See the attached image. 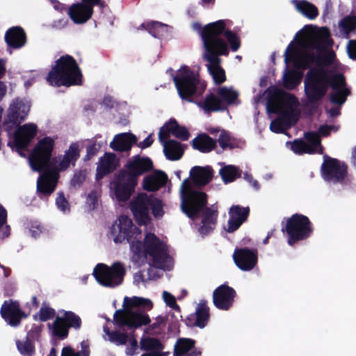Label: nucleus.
<instances>
[{
	"label": "nucleus",
	"mask_w": 356,
	"mask_h": 356,
	"mask_svg": "<svg viewBox=\"0 0 356 356\" xmlns=\"http://www.w3.org/2000/svg\"><path fill=\"white\" fill-rule=\"evenodd\" d=\"M111 234L114 237L115 243H122L125 240L129 243L133 259L136 262L149 257L154 266L163 268L170 259L167 244L155 234L147 232L141 242V230L126 216H121L119 223L112 225Z\"/></svg>",
	"instance_id": "nucleus-1"
},
{
	"label": "nucleus",
	"mask_w": 356,
	"mask_h": 356,
	"mask_svg": "<svg viewBox=\"0 0 356 356\" xmlns=\"http://www.w3.org/2000/svg\"><path fill=\"white\" fill-rule=\"evenodd\" d=\"M173 82L182 100L195 104L206 114L227 110L226 105H222L217 93L210 92L204 99H197L202 96L207 84L188 66L183 65L180 67L177 74L173 76Z\"/></svg>",
	"instance_id": "nucleus-2"
},
{
	"label": "nucleus",
	"mask_w": 356,
	"mask_h": 356,
	"mask_svg": "<svg viewBox=\"0 0 356 356\" xmlns=\"http://www.w3.org/2000/svg\"><path fill=\"white\" fill-rule=\"evenodd\" d=\"M304 85L305 92L312 110L318 108V102L325 96L329 87L333 90L349 89L343 74H332L319 67H312L307 71Z\"/></svg>",
	"instance_id": "nucleus-3"
},
{
	"label": "nucleus",
	"mask_w": 356,
	"mask_h": 356,
	"mask_svg": "<svg viewBox=\"0 0 356 356\" xmlns=\"http://www.w3.org/2000/svg\"><path fill=\"white\" fill-rule=\"evenodd\" d=\"M82 73L76 60L70 55L60 56L49 72L46 80L52 86L70 87L82 84Z\"/></svg>",
	"instance_id": "nucleus-4"
},
{
	"label": "nucleus",
	"mask_w": 356,
	"mask_h": 356,
	"mask_svg": "<svg viewBox=\"0 0 356 356\" xmlns=\"http://www.w3.org/2000/svg\"><path fill=\"white\" fill-rule=\"evenodd\" d=\"M272 97L279 100L280 103L286 108V110L281 111L278 104L268 102V109L273 113H279L278 117L270 122V129L276 134H284L286 129L285 126L290 125L294 112L293 106L298 104V99L294 95L277 88L274 90Z\"/></svg>",
	"instance_id": "nucleus-5"
},
{
	"label": "nucleus",
	"mask_w": 356,
	"mask_h": 356,
	"mask_svg": "<svg viewBox=\"0 0 356 356\" xmlns=\"http://www.w3.org/2000/svg\"><path fill=\"white\" fill-rule=\"evenodd\" d=\"M204 47L205 49V59L209 63L208 70L214 83L220 85L226 81L225 70L220 65V58L219 56H227L229 49L227 43L222 40H211L207 33L204 35Z\"/></svg>",
	"instance_id": "nucleus-6"
},
{
	"label": "nucleus",
	"mask_w": 356,
	"mask_h": 356,
	"mask_svg": "<svg viewBox=\"0 0 356 356\" xmlns=\"http://www.w3.org/2000/svg\"><path fill=\"white\" fill-rule=\"evenodd\" d=\"M181 208L182 211L191 219L199 218L200 213L207 207V195L203 191H195L189 179H185L181 185Z\"/></svg>",
	"instance_id": "nucleus-7"
},
{
	"label": "nucleus",
	"mask_w": 356,
	"mask_h": 356,
	"mask_svg": "<svg viewBox=\"0 0 356 356\" xmlns=\"http://www.w3.org/2000/svg\"><path fill=\"white\" fill-rule=\"evenodd\" d=\"M281 231L286 235L287 243L293 246L300 241L307 240L313 233V225L309 218L303 214L294 213L286 218Z\"/></svg>",
	"instance_id": "nucleus-8"
},
{
	"label": "nucleus",
	"mask_w": 356,
	"mask_h": 356,
	"mask_svg": "<svg viewBox=\"0 0 356 356\" xmlns=\"http://www.w3.org/2000/svg\"><path fill=\"white\" fill-rule=\"evenodd\" d=\"M55 141L49 136L39 140L29 156L31 168L38 172L50 169L56 163V158L51 159Z\"/></svg>",
	"instance_id": "nucleus-9"
},
{
	"label": "nucleus",
	"mask_w": 356,
	"mask_h": 356,
	"mask_svg": "<svg viewBox=\"0 0 356 356\" xmlns=\"http://www.w3.org/2000/svg\"><path fill=\"white\" fill-rule=\"evenodd\" d=\"M194 26L200 30V35L204 42V35L207 33L211 38V40L216 41V40H222L226 43L225 40L222 38L224 35L232 51H236L241 47L240 38L238 35L230 29H226V23L225 20L220 19L216 22L209 23L202 28L199 23L194 24Z\"/></svg>",
	"instance_id": "nucleus-10"
},
{
	"label": "nucleus",
	"mask_w": 356,
	"mask_h": 356,
	"mask_svg": "<svg viewBox=\"0 0 356 356\" xmlns=\"http://www.w3.org/2000/svg\"><path fill=\"white\" fill-rule=\"evenodd\" d=\"M92 274L99 284L113 288L122 283L126 269L120 262H115L111 266L100 263L95 267Z\"/></svg>",
	"instance_id": "nucleus-11"
},
{
	"label": "nucleus",
	"mask_w": 356,
	"mask_h": 356,
	"mask_svg": "<svg viewBox=\"0 0 356 356\" xmlns=\"http://www.w3.org/2000/svg\"><path fill=\"white\" fill-rule=\"evenodd\" d=\"M284 62L286 64L294 61L295 66L301 70L311 69L312 65L321 60L325 64H330L332 62L334 53L326 54L322 57H317L314 53L305 51L300 56H298V49L293 41L291 42L284 51Z\"/></svg>",
	"instance_id": "nucleus-12"
},
{
	"label": "nucleus",
	"mask_w": 356,
	"mask_h": 356,
	"mask_svg": "<svg viewBox=\"0 0 356 356\" xmlns=\"http://www.w3.org/2000/svg\"><path fill=\"white\" fill-rule=\"evenodd\" d=\"M113 322L119 327H127L135 330L151 322L149 315L143 309H121L115 311Z\"/></svg>",
	"instance_id": "nucleus-13"
},
{
	"label": "nucleus",
	"mask_w": 356,
	"mask_h": 356,
	"mask_svg": "<svg viewBox=\"0 0 356 356\" xmlns=\"http://www.w3.org/2000/svg\"><path fill=\"white\" fill-rule=\"evenodd\" d=\"M31 108V104L25 99H14L7 111L3 123V129L8 134L26 120Z\"/></svg>",
	"instance_id": "nucleus-14"
},
{
	"label": "nucleus",
	"mask_w": 356,
	"mask_h": 356,
	"mask_svg": "<svg viewBox=\"0 0 356 356\" xmlns=\"http://www.w3.org/2000/svg\"><path fill=\"white\" fill-rule=\"evenodd\" d=\"M138 181L127 171L120 170L111 182L113 195L120 202H125L129 200L135 192Z\"/></svg>",
	"instance_id": "nucleus-15"
},
{
	"label": "nucleus",
	"mask_w": 356,
	"mask_h": 356,
	"mask_svg": "<svg viewBox=\"0 0 356 356\" xmlns=\"http://www.w3.org/2000/svg\"><path fill=\"white\" fill-rule=\"evenodd\" d=\"M321 173L326 181L342 183L347 176L348 166L337 159L325 155L321 165Z\"/></svg>",
	"instance_id": "nucleus-16"
},
{
	"label": "nucleus",
	"mask_w": 356,
	"mask_h": 356,
	"mask_svg": "<svg viewBox=\"0 0 356 356\" xmlns=\"http://www.w3.org/2000/svg\"><path fill=\"white\" fill-rule=\"evenodd\" d=\"M150 198V195L140 193L130 202V209L135 220L140 225H147L152 220L149 215Z\"/></svg>",
	"instance_id": "nucleus-17"
},
{
	"label": "nucleus",
	"mask_w": 356,
	"mask_h": 356,
	"mask_svg": "<svg viewBox=\"0 0 356 356\" xmlns=\"http://www.w3.org/2000/svg\"><path fill=\"white\" fill-rule=\"evenodd\" d=\"M14 134V142L12 144L9 142L8 145L11 148H15L16 151L22 155V151L25 150L33 139L35 137L38 132V127L33 123L25 124L22 126L17 127Z\"/></svg>",
	"instance_id": "nucleus-18"
},
{
	"label": "nucleus",
	"mask_w": 356,
	"mask_h": 356,
	"mask_svg": "<svg viewBox=\"0 0 356 356\" xmlns=\"http://www.w3.org/2000/svg\"><path fill=\"white\" fill-rule=\"evenodd\" d=\"M0 314L2 318L12 327H18L23 318L29 316L20 308L19 302L17 300H5L1 305Z\"/></svg>",
	"instance_id": "nucleus-19"
},
{
	"label": "nucleus",
	"mask_w": 356,
	"mask_h": 356,
	"mask_svg": "<svg viewBox=\"0 0 356 356\" xmlns=\"http://www.w3.org/2000/svg\"><path fill=\"white\" fill-rule=\"evenodd\" d=\"M37 181V193L40 199L48 198L55 191L59 174L55 168L43 170Z\"/></svg>",
	"instance_id": "nucleus-20"
},
{
	"label": "nucleus",
	"mask_w": 356,
	"mask_h": 356,
	"mask_svg": "<svg viewBox=\"0 0 356 356\" xmlns=\"http://www.w3.org/2000/svg\"><path fill=\"white\" fill-rule=\"evenodd\" d=\"M312 25H305L295 35L294 40L298 45L307 50H321L323 47L324 40L317 34L312 33Z\"/></svg>",
	"instance_id": "nucleus-21"
},
{
	"label": "nucleus",
	"mask_w": 356,
	"mask_h": 356,
	"mask_svg": "<svg viewBox=\"0 0 356 356\" xmlns=\"http://www.w3.org/2000/svg\"><path fill=\"white\" fill-rule=\"evenodd\" d=\"M236 296V291L227 284H223L213 291V302L218 309L227 311L232 307Z\"/></svg>",
	"instance_id": "nucleus-22"
},
{
	"label": "nucleus",
	"mask_w": 356,
	"mask_h": 356,
	"mask_svg": "<svg viewBox=\"0 0 356 356\" xmlns=\"http://www.w3.org/2000/svg\"><path fill=\"white\" fill-rule=\"evenodd\" d=\"M233 260L239 269L250 271L257 264V251L248 248H236L233 253Z\"/></svg>",
	"instance_id": "nucleus-23"
},
{
	"label": "nucleus",
	"mask_w": 356,
	"mask_h": 356,
	"mask_svg": "<svg viewBox=\"0 0 356 356\" xmlns=\"http://www.w3.org/2000/svg\"><path fill=\"white\" fill-rule=\"evenodd\" d=\"M125 168L123 170L138 181L140 176L153 170L154 164L150 158L136 155L131 160L128 161Z\"/></svg>",
	"instance_id": "nucleus-24"
},
{
	"label": "nucleus",
	"mask_w": 356,
	"mask_h": 356,
	"mask_svg": "<svg viewBox=\"0 0 356 356\" xmlns=\"http://www.w3.org/2000/svg\"><path fill=\"white\" fill-rule=\"evenodd\" d=\"M170 134L182 141L187 140L190 137V133L188 129L179 124L175 118H170L160 128L159 133V139L161 143L170 138Z\"/></svg>",
	"instance_id": "nucleus-25"
},
{
	"label": "nucleus",
	"mask_w": 356,
	"mask_h": 356,
	"mask_svg": "<svg viewBox=\"0 0 356 356\" xmlns=\"http://www.w3.org/2000/svg\"><path fill=\"white\" fill-rule=\"evenodd\" d=\"M249 207H242L239 204L232 205L228 211L229 220L225 230L228 233H233L247 221L250 216Z\"/></svg>",
	"instance_id": "nucleus-26"
},
{
	"label": "nucleus",
	"mask_w": 356,
	"mask_h": 356,
	"mask_svg": "<svg viewBox=\"0 0 356 356\" xmlns=\"http://www.w3.org/2000/svg\"><path fill=\"white\" fill-rule=\"evenodd\" d=\"M210 318L209 307L206 300H201L195 313L187 316L185 323L188 327H197L204 328Z\"/></svg>",
	"instance_id": "nucleus-27"
},
{
	"label": "nucleus",
	"mask_w": 356,
	"mask_h": 356,
	"mask_svg": "<svg viewBox=\"0 0 356 356\" xmlns=\"http://www.w3.org/2000/svg\"><path fill=\"white\" fill-rule=\"evenodd\" d=\"M218 216V206L205 207L200 213L202 225L198 228V232L202 236H206L212 232L216 228Z\"/></svg>",
	"instance_id": "nucleus-28"
},
{
	"label": "nucleus",
	"mask_w": 356,
	"mask_h": 356,
	"mask_svg": "<svg viewBox=\"0 0 356 356\" xmlns=\"http://www.w3.org/2000/svg\"><path fill=\"white\" fill-rule=\"evenodd\" d=\"M7 49H19L27 42V36L24 29L19 26L8 29L4 35Z\"/></svg>",
	"instance_id": "nucleus-29"
},
{
	"label": "nucleus",
	"mask_w": 356,
	"mask_h": 356,
	"mask_svg": "<svg viewBox=\"0 0 356 356\" xmlns=\"http://www.w3.org/2000/svg\"><path fill=\"white\" fill-rule=\"evenodd\" d=\"M213 177V170L209 166H194L190 171L191 184L197 188H202L210 183Z\"/></svg>",
	"instance_id": "nucleus-30"
},
{
	"label": "nucleus",
	"mask_w": 356,
	"mask_h": 356,
	"mask_svg": "<svg viewBox=\"0 0 356 356\" xmlns=\"http://www.w3.org/2000/svg\"><path fill=\"white\" fill-rule=\"evenodd\" d=\"M93 13L92 8L79 2L73 3L67 10L70 18L76 24L87 22L92 17Z\"/></svg>",
	"instance_id": "nucleus-31"
},
{
	"label": "nucleus",
	"mask_w": 356,
	"mask_h": 356,
	"mask_svg": "<svg viewBox=\"0 0 356 356\" xmlns=\"http://www.w3.org/2000/svg\"><path fill=\"white\" fill-rule=\"evenodd\" d=\"M195 344L193 339L179 338L174 346L173 356H201L202 352Z\"/></svg>",
	"instance_id": "nucleus-32"
},
{
	"label": "nucleus",
	"mask_w": 356,
	"mask_h": 356,
	"mask_svg": "<svg viewBox=\"0 0 356 356\" xmlns=\"http://www.w3.org/2000/svg\"><path fill=\"white\" fill-rule=\"evenodd\" d=\"M168 181L165 172L155 170L153 173L145 176L143 180V188L149 192H155L165 186Z\"/></svg>",
	"instance_id": "nucleus-33"
},
{
	"label": "nucleus",
	"mask_w": 356,
	"mask_h": 356,
	"mask_svg": "<svg viewBox=\"0 0 356 356\" xmlns=\"http://www.w3.org/2000/svg\"><path fill=\"white\" fill-rule=\"evenodd\" d=\"M80 156L79 145L77 143H72L70 144L69 149L65 152V154L57 165L54 163L52 168H55L59 174L60 171L66 170L70 165H75L76 161Z\"/></svg>",
	"instance_id": "nucleus-34"
},
{
	"label": "nucleus",
	"mask_w": 356,
	"mask_h": 356,
	"mask_svg": "<svg viewBox=\"0 0 356 356\" xmlns=\"http://www.w3.org/2000/svg\"><path fill=\"white\" fill-rule=\"evenodd\" d=\"M137 138L131 133H122L115 136L110 147L115 151L128 152L136 144Z\"/></svg>",
	"instance_id": "nucleus-35"
},
{
	"label": "nucleus",
	"mask_w": 356,
	"mask_h": 356,
	"mask_svg": "<svg viewBox=\"0 0 356 356\" xmlns=\"http://www.w3.org/2000/svg\"><path fill=\"white\" fill-rule=\"evenodd\" d=\"M116 168L115 155L113 153L105 154L104 156L101 158L100 164L97 168L96 179H102L113 172Z\"/></svg>",
	"instance_id": "nucleus-36"
},
{
	"label": "nucleus",
	"mask_w": 356,
	"mask_h": 356,
	"mask_svg": "<svg viewBox=\"0 0 356 356\" xmlns=\"http://www.w3.org/2000/svg\"><path fill=\"white\" fill-rule=\"evenodd\" d=\"M163 152L166 158L170 161L179 160L184 154V149L181 144L175 140H164Z\"/></svg>",
	"instance_id": "nucleus-37"
},
{
	"label": "nucleus",
	"mask_w": 356,
	"mask_h": 356,
	"mask_svg": "<svg viewBox=\"0 0 356 356\" xmlns=\"http://www.w3.org/2000/svg\"><path fill=\"white\" fill-rule=\"evenodd\" d=\"M192 147L202 153H208L216 147V141L207 134H199L192 140Z\"/></svg>",
	"instance_id": "nucleus-38"
},
{
	"label": "nucleus",
	"mask_w": 356,
	"mask_h": 356,
	"mask_svg": "<svg viewBox=\"0 0 356 356\" xmlns=\"http://www.w3.org/2000/svg\"><path fill=\"white\" fill-rule=\"evenodd\" d=\"M297 11L309 19H314L318 15V10L316 6L307 0H292Z\"/></svg>",
	"instance_id": "nucleus-39"
},
{
	"label": "nucleus",
	"mask_w": 356,
	"mask_h": 356,
	"mask_svg": "<svg viewBox=\"0 0 356 356\" xmlns=\"http://www.w3.org/2000/svg\"><path fill=\"white\" fill-rule=\"evenodd\" d=\"M216 92L221 103L222 105H226L227 108L228 106L239 104L238 93L232 88L226 86L219 87Z\"/></svg>",
	"instance_id": "nucleus-40"
},
{
	"label": "nucleus",
	"mask_w": 356,
	"mask_h": 356,
	"mask_svg": "<svg viewBox=\"0 0 356 356\" xmlns=\"http://www.w3.org/2000/svg\"><path fill=\"white\" fill-rule=\"evenodd\" d=\"M219 175L225 184H229L241 177V170L237 166L227 165L220 169Z\"/></svg>",
	"instance_id": "nucleus-41"
},
{
	"label": "nucleus",
	"mask_w": 356,
	"mask_h": 356,
	"mask_svg": "<svg viewBox=\"0 0 356 356\" xmlns=\"http://www.w3.org/2000/svg\"><path fill=\"white\" fill-rule=\"evenodd\" d=\"M140 26L148 31L153 37L160 38L165 35L168 25L157 21H152L143 23Z\"/></svg>",
	"instance_id": "nucleus-42"
},
{
	"label": "nucleus",
	"mask_w": 356,
	"mask_h": 356,
	"mask_svg": "<svg viewBox=\"0 0 356 356\" xmlns=\"http://www.w3.org/2000/svg\"><path fill=\"white\" fill-rule=\"evenodd\" d=\"M140 346V349L145 351L163 350L165 348L164 344L160 339L149 337L142 338Z\"/></svg>",
	"instance_id": "nucleus-43"
},
{
	"label": "nucleus",
	"mask_w": 356,
	"mask_h": 356,
	"mask_svg": "<svg viewBox=\"0 0 356 356\" xmlns=\"http://www.w3.org/2000/svg\"><path fill=\"white\" fill-rule=\"evenodd\" d=\"M218 141L223 149H232L239 147V141L232 138L229 133L224 129L221 130Z\"/></svg>",
	"instance_id": "nucleus-44"
},
{
	"label": "nucleus",
	"mask_w": 356,
	"mask_h": 356,
	"mask_svg": "<svg viewBox=\"0 0 356 356\" xmlns=\"http://www.w3.org/2000/svg\"><path fill=\"white\" fill-rule=\"evenodd\" d=\"M8 211L0 204V240H3L10 235V226L7 225Z\"/></svg>",
	"instance_id": "nucleus-45"
},
{
	"label": "nucleus",
	"mask_w": 356,
	"mask_h": 356,
	"mask_svg": "<svg viewBox=\"0 0 356 356\" xmlns=\"http://www.w3.org/2000/svg\"><path fill=\"white\" fill-rule=\"evenodd\" d=\"M60 319L67 325V327H72L75 330L81 328L82 321L81 318L74 312L71 311H65Z\"/></svg>",
	"instance_id": "nucleus-46"
},
{
	"label": "nucleus",
	"mask_w": 356,
	"mask_h": 356,
	"mask_svg": "<svg viewBox=\"0 0 356 356\" xmlns=\"http://www.w3.org/2000/svg\"><path fill=\"white\" fill-rule=\"evenodd\" d=\"M291 150L298 154H313L314 149L302 139H296L291 144Z\"/></svg>",
	"instance_id": "nucleus-47"
},
{
	"label": "nucleus",
	"mask_w": 356,
	"mask_h": 356,
	"mask_svg": "<svg viewBox=\"0 0 356 356\" xmlns=\"http://www.w3.org/2000/svg\"><path fill=\"white\" fill-rule=\"evenodd\" d=\"M339 25L346 35H349L356 30V15L345 16L341 19Z\"/></svg>",
	"instance_id": "nucleus-48"
},
{
	"label": "nucleus",
	"mask_w": 356,
	"mask_h": 356,
	"mask_svg": "<svg viewBox=\"0 0 356 356\" xmlns=\"http://www.w3.org/2000/svg\"><path fill=\"white\" fill-rule=\"evenodd\" d=\"M61 317H56V320L53 323V333L55 336L59 337L61 339H64L67 337L69 334V328L66 323L62 321Z\"/></svg>",
	"instance_id": "nucleus-49"
},
{
	"label": "nucleus",
	"mask_w": 356,
	"mask_h": 356,
	"mask_svg": "<svg viewBox=\"0 0 356 356\" xmlns=\"http://www.w3.org/2000/svg\"><path fill=\"white\" fill-rule=\"evenodd\" d=\"M334 91V92L330 94V101L332 104L339 105V106L346 102L348 96L350 95V89H342Z\"/></svg>",
	"instance_id": "nucleus-50"
},
{
	"label": "nucleus",
	"mask_w": 356,
	"mask_h": 356,
	"mask_svg": "<svg viewBox=\"0 0 356 356\" xmlns=\"http://www.w3.org/2000/svg\"><path fill=\"white\" fill-rule=\"evenodd\" d=\"M149 210L155 218H161L164 215L163 204L161 200L150 195Z\"/></svg>",
	"instance_id": "nucleus-51"
},
{
	"label": "nucleus",
	"mask_w": 356,
	"mask_h": 356,
	"mask_svg": "<svg viewBox=\"0 0 356 356\" xmlns=\"http://www.w3.org/2000/svg\"><path fill=\"white\" fill-rule=\"evenodd\" d=\"M104 331L108 335L110 341L117 345H125L128 341V334L127 333L111 331L106 327H104Z\"/></svg>",
	"instance_id": "nucleus-52"
},
{
	"label": "nucleus",
	"mask_w": 356,
	"mask_h": 356,
	"mask_svg": "<svg viewBox=\"0 0 356 356\" xmlns=\"http://www.w3.org/2000/svg\"><path fill=\"white\" fill-rule=\"evenodd\" d=\"M16 345L17 350L23 356H32L35 353V346L28 338L25 341L17 340Z\"/></svg>",
	"instance_id": "nucleus-53"
},
{
	"label": "nucleus",
	"mask_w": 356,
	"mask_h": 356,
	"mask_svg": "<svg viewBox=\"0 0 356 356\" xmlns=\"http://www.w3.org/2000/svg\"><path fill=\"white\" fill-rule=\"evenodd\" d=\"M56 316V311L54 309L42 305L40 309L38 314L33 316L34 320H39L42 322L47 321L50 319H52Z\"/></svg>",
	"instance_id": "nucleus-54"
},
{
	"label": "nucleus",
	"mask_w": 356,
	"mask_h": 356,
	"mask_svg": "<svg viewBox=\"0 0 356 356\" xmlns=\"http://www.w3.org/2000/svg\"><path fill=\"white\" fill-rule=\"evenodd\" d=\"M145 301L144 298L134 296L132 298L125 297L123 302V309H140L142 302Z\"/></svg>",
	"instance_id": "nucleus-55"
},
{
	"label": "nucleus",
	"mask_w": 356,
	"mask_h": 356,
	"mask_svg": "<svg viewBox=\"0 0 356 356\" xmlns=\"http://www.w3.org/2000/svg\"><path fill=\"white\" fill-rule=\"evenodd\" d=\"M90 350L88 346L82 344V350L81 351L75 352L71 346H65L63 348L61 356H89Z\"/></svg>",
	"instance_id": "nucleus-56"
},
{
	"label": "nucleus",
	"mask_w": 356,
	"mask_h": 356,
	"mask_svg": "<svg viewBox=\"0 0 356 356\" xmlns=\"http://www.w3.org/2000/svg\"><path fill=\"white\" fill-rule=\"evenodd\" d=\"M299 81L296 78V72L291 71L284 76V86L287 89H293L298 84Z\"/></svg>",
	"instance_id": "nucleus-57"
},
{
	"label": "nucleus",
	"mask_w": 356,
	"mask_h": 356,
	"mask_svg": "<svg viewBox=\"0 0 356 356\" xmlns=\"http://www.w3.org/2000/svg\"><path fill=\"white\" fill-rule=\"evenodd\" d=\"M305 138L307 140L309 143L311 144V147L313 148V149L318 146L321 145V136L319 134L314 131H308L305 134Z\"/></svg>",
	"instance_id": "nucleus-58"
},
{
	"label": "nucleus",
	"mask_w": 356,
	"mask_h": 356,
	"mask_svg": "<svg viewBox=\"0 0 356 356\" xmlns=\"http://www.w3.org/2000/svg\"><path fill=\"white\" fill-rule=\"evenodd\" d=\"M100 145H98L96 141H91V143L86 147V155L85 156L84 160H90L97 154Z\"/></svg>",
	"instance_id": "nucleus-59"
},
{
	"label": "nucleus",
	"mask_w": 356,
	"mask_h": 356,
	"mask_svg": "<svg viewBox=\"0 0 356 356\" xmlns=\"http://www.w3.org/2000/svg\"><path fill=\"white\" fill-rule=\"evenodd\" d=\"M163 298L168 307H171L175 310L180 311V307L177 305L175 298L171 293L167 291H163Z\"/></svg>",
	"instance_id": "nucleus-60"
},
{
	"label": "nucleus",
	"mask_w": 356,
	"mask_h": 356,
	"mask_svg": "<svg viewBox=\"0 0 356 356\" xmlns=\"http://www.w3.org/2000/svg\"><path fill=\"white\" fill-rule=\"evenodd\" d=\"M56 204L57 207L62 211H65L67 209H70L69 202L65 198L63 192H59L58 193Z\"/></svg>",
	"instance_id": "nucleus-61"
},
{
	"label": "nucleus",
	"mask_w": 356,
	"mask_h": 356,
	"mask_svg": "<svg viewBox=\"0 0 356 356\" xmlns=\"http://www.w3.org/2000/svg\"><path fill=\"white\" fill-rule=\"evenodd\" d=\"M86 180V174L83 171L76 172L71 180L73 186H81Z\"/></svg>",
	"instance_id": "nucleus-62"
},
{
	"label": "nucleus",
	"mask_w": 356,
	"mask_h": 356,
	"mask_svg": "<svg viewBox=\"0 0 356 356\" xmlns=\"http://www.w3.org/2000/svg\"><path fill=\"white\" fill-rule=\"evenodd\" d=\"M97 195L95 191H91L88 193L86 199V203L88 204L90 210H94L97 207Z\"/></svg>",
	"instance_id": "nucleus-63"
},
{
	"label": "nucleus",
	"mask_w": 356,
	"mask_h": 356,
	"mask_svg": "<svg viewBox=\"0 0 356 356\" xmlns=\"http://www.w3.org/2000/svg\"><path fill=\"white\" fill-rule=\"evenodd\" d=\"M347 53L350 58L356 60V40H349L347 45Z\"/></svg>",
	"instance_id": "nucleus-64"
}]
</instances>
